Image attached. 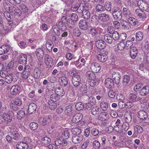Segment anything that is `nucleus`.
<instances>
[{"label": "nucleus", "instance_id": "obj_1", "mask_svg": "<svg viewBox=\"0 0 149 149\" xmlns=\"http://www.w3.org/2000/svg\"><path fill=\"white\" fill-rule=\"evenodd\" d=\"M112 14L113 19L116 20H119L122 19V12L118 7H114L112 8Z\"/></svg>", "mask_w": 149, "mask_h": 149}, {"label": "nucleus", "instance_id": "obj_2", "mask_svg": "<svg viewBox=\"0 0 149 149\" xmlns=\"http://www.w3.org/2000/svg\"><path fill=\"white\" fill-rule=\"evenodd\" d=\"M31 68L28 65H25L24 69L21 73V76L24 79H28L31 73Z\"/></svg>", "mask_w": 149, "mask_h": 149}, {"label": "nucleus", "instance_id": "obj_3", "mask_svg": "<svg viewBox=\"0 0 149 149\" xmlns=\"http://www.w3.org/2000/svg\"><path fill=\"white\" fill-rule=\"evenodd\" d=\"M77 73H73L72 78V83L74 86H79L81 83V79L80 76Z\"/></svg>", "mask_w": 149, "mask_h": 149}, {"label": "nucleus", "instance_id": "obj_4", "mask_svg": "<svg viewBox=\"0 0 149 149\" xmlns=\"http://www.w3.org/2000/svg\"><path fill=\"white\" fill-rule=\"evenodd\" d=\"M80 29L82 30L86 31L88 29V26L87 21L84 19L80 20L79 22Z\"/></svg>", "mask_w": 149, "mask_h": 149}, {"label": "nucleus", "instance_id": "obj_5", "mask_svg": "<svg viewBox=\"0 0 149 149\" xmlns=\"http://www.w3.org/2000/svg\"><path fill=\"white\" fill-rule=\"evenodd\" d=\"M91 69L93 72L97 73L100 71L101 67L98 63L94 62L91 64Z\"/></svg>", "mask_w": 149, "mask_h": 149}, {"label": "nucleus", "instance_id": "obj_6", "mask_svg": "<svg viewBox=\"0 0 149 149\" xmlns=\"http://www.w3.org/2000/svg\"><path fill=\"white\" fill-rule=\"evenodd\" d=\"M112 77L116 84L119 83L121 77L120 73L118 72H114L112 73Z\"/></svg>", "mask_w": 149, "mask_h": 149}, {"label": "nucleus", "instance_id": "obj_7", "mask_svg": "<svg viewBox=\"0 0 149 149\" xmlns=\"http://www.w3.org/2000/svg\"><path fill=\"white\" fill-rule=\"evenodd\" d=\"M44 58L45 62L46 65L50 67H52L54 65V62L51 56L47 54H45V55Z\"/></svg>", "mask_w": 149, "mask_h": 149}, {"label": "nucleus", "instance_id": "obj_8", "mask_svg": "<svg viewBox=\"0 0 149 149\" xmlns=\"http://www.w3.org/2000/svg\"><path fill=\"white\" fill-rule=\"evenodd\" d=\"M95 45L97 48L100 49H104L106 46L105 42L102 40H98L96 41Z\"/></svg>", "mask_w": 149, "mask_h": 149}, {"label": "nucleus", "instance_id": "obj_9", "mask_svg": "<svg viewBox=\"0 0 149 149\" xmlns=\"http://www.w3.org/2000/svg\"><path fill=\"white\" fill-rule=\"evenodd\" d=\"M143 132V129L142 127L136 125L134 127V132L132 136L134 137H137L139 134Z\"/></svg>", "mask_w": 149, "mask_h": 149}, {"label": "nucleus", "instance_id": "obj_10", "mask_svg": "<svg viewBox=\"0 0 149 149\" xmlns=\"http://www.w3.org/2000/svg\"><path fill=\"white\" fill-rule=\"evenodd\" d=\"M20 87L19 85H14L10 88L11 93L13 95L16 94L20 92Z\"/></svg>", "mask_w": 149, "mask_h": 149}, {"label": "nucleus", "instance_id": "obj_11", "mask_svg": "<svg viewBox=\"0 0 149 149\" xmlns=\"http://www.w3.org/2000/svg\"><path fill=\"white\" fill-rule=\"evenodd\" d=\"M83 115L81 113H77L73 116L72 121L73 123H77L81 120Z\"/></svg>", "mask_w": 149, "mask_h": 149}, {"label": "nucleus", "instance_id": "obj_12", "mask_svg": "<svg viewBox=\"0 0 149 149\" xmlns=\"http://www.w3.org/2000/svg\"><path fill=\"white\" fill-rule=\"evenodd\" d=\"M114 82L113 80L110 78H108L105 79V84L106 87L108 88H111L113 87Z\"/></svg>", "mask_w": 149, "mask_h": 149}, {"label": "nucleus", "instance_id": "obj_13", "mask_svg": "<svg viewBox=\"0 0 149 149\" xmlns=\"http://www.w3.org/2000/svg\"><path fill=\"white\" fill-rule=\"evenodd\" d=\"M108 114L105 112L100 113L97 116V118L99 120L101 121H106L108 120Z\"/></svg>", "mask_w": 149, "mask_h": 149}, {"label": "nucleus", "instance_id": "obj_14", "mask_svg": "<svg viewBox=\"0 0 149 149\" xmlns=\"http://www.w3.org/2000/svg\"><path fill=\"white\" fill-rule=\"evenodd\" d=\"M37 109V105L33 103H31L28 106V112L29 114H31L35 112Z\"/></svg>", "mask_w": 149, "mask_h": 149}, {"label": "nucleus", "instance_id": "obj_15", "mask_svg": "<svg viewBox=\"0 0 149 149\" xmlns=\"http://www.w3.org/2000/svg\"><path fill=\"white\" fill-rule=\"evenodd\" d=\"M10 47L8 45H4L0 47V55L8 53L10 49Z\"/></svg>", "mask_w": 149, "mask_h": 149}, {"label": "nucleus", "instance_id": "obj_16", "mask_svg": "<svg viewBox=\"0 0 149 149\" xmlns=\"http://www.w3.org/2000/svg\"><path fill=\"white\" fill-rule=\"evenodd\" d=\"M15 25L14 24L13 22H8L7 25L4 26V30L7 33H9L11 32L13 29V28L14 27Z\"/></svg>", "mask_w": 149, "mask_h": 149}, {"label": "nucleus", "instance_id": "obj_17", "mask_svg": "<svg viewBox=\"0 0 149 149\" xmlns=\"http://www.w3.org/2000/svg\"><path fill=\"white\" fill-rule=\"evenodd\" d=\"M122 13L124 16L127 18H128L132 16V14L128 7L123 8L122 10Z\"/></svg>", "mask_w": 149, "mask_h": 149}, {"label": "nucleus", "instance_id": "obj_18", "mask_svg": "<svg viewBox=\"0 0 149 149\" xmlns=\"http://www.w3.org/2000/svg\"><path fill=\"white\" fill-rule=\"evenodd\" d=\"M10 13L14 12L15 15L20 16L22 15V12L17 7L15 6H11V10L10 11Z\"/></svg>", "mask_w": 149, "mask_h": 149}, {"label": "nucleus", "instance_id": "obj_19", "mask_svg": "<svg viewBox=\"0 0 149 149\" xmlns=\"http://www.w3.org/2000/svg\"><path fill=\"white\" fill-rule=\"evenodd\" d=\"M83 136H73L72 138V142L74 144H77L80 142L83 139Z\"/></svg>", "mask_w": 149, "mask_h": 149}, {"label": "nucleus", "instance_id": "obj_20", "mask_svg": "<svg viewBox=\"0 0 149 149\" xmlns=\"http://www.w3.org/2000/svg\"><path fill=\"white\" fill-rule=\"evenodd\" d=\"M107 52H105L104 53H102L99 54L97 55V59L100 61L104 62L106 61L107 59Z\"/></svg>", "mask_w": 149, "mask_h": 149}, {"label": "nucleus", "instance_id": "obj_21", "mask_svg": "<svg viewBox=\"0 0 149 149\" xmlns=\"http://www.w3.org/2000/svg\"><path fill=\"white\" fill-rule=\"evenodd\" d=\"M136 15L140 18L145 19L146 18L145 13L139 9H137L135 10Z\"/></svg>", "mask_w": 149, "mask_h": 149}, {"label": "nucleus", "instance_id": "obj_22", "mask_svg": "<svg viewBox=\"0 0 149 149\" xmlns=\"http://www.w3.org/2000/svg\"><path fill=\"white\" fill-rule=\"evenodd\" d=\"M10 133L12 134V137L14 139L18 140L19 138L20 135L18 132L15 129L13 128L10 130Z\"/></svg>", "mask_w": 149, "mask_h": 149}, {"label": "nucleus", "instance_id": "obj_23", "mask_svg": "<svg viewBox=\"0 0 149 149\" xmlns=\"http://www.w3.org/2000/svg\"><path fill=\"white\" fill-rule=\"evenodd\" d=\"M98 28L95 26L92 27L90 29L88 30V33L90 34L92 37L97 36L98 34Z\"/></svg>", "mask_w": 149, "mask_h": 149}, {"label": "nucleus", "instance_id": "obj_24", "mask_svg": "<svg viewBox=\"0 0 149 149\" xmlns=\"http://www.w3.org/2000/svg\"><path fill=\"white\" fill-rule=\"evenodd\" d=\"M149 93V86H144L140 90L139 93L142 96H146Z\"/></svg>", "mask_w": 149, "mask_h": 149}, {"label": "nucleus", "instance_id": "obj_25", "mask_svg": "<svg viewBox=\"0 0 149 149\" xmlns=\"http://www.w3.org/2000/svg\"><path fill=\"white\" fill-rule=\"evenodd\" d=\"M39 121L40 125L44 126L50 121V119L49 117L47 116L44 118H40L39 119Z\"/></svg>", "mask_w": 149, "mask_h": 149}, {"label": "nucleus", "instance_id": "obj_26", "mask_svg": "<svg viewBox=\"0 0 149 149\" xmlns=\"http://www.w3.org/2000/svg\"><path fill=\"white\" fill-rule=\"evenodd\" d=\"M138 116L141 119L144 120L148 117V114L146 112L143 110H140L138 113Z\"/></svg>", "mask_w": 149, "mask_h": 149}, {"label": "nucleus", "instance_id": "obj_27", "mask_svg": "<svg viewBox=\"0 0 149 149\" xmlns=\"http://www.w3.org/2000/svg\"><path fill=\"white\" fill-rule=\"evenodd\" d=\"M15 76L13 74H8L5 78V81L7 84H10L13 81L14 82V79Z\"/></svg>", "mask_w": 149, "mask_h": 149}, {"label": "nucleus", "instance_id": "obj_28", "mask_svg": "<svg viewBox=\"0 0 149 149\" xmlns=\"http://www.w3.org/2000/svg\"><path fill=\"white\" fill-rule=\"evenodd\" d=\"M99 19L102 21L106 22L109 20L110 17L108 14L103 13L99 15Z\"/></svg>", "mask_w": 149, "mask_h": 149}, {"label": "nucleus", "instance_id": "obj_29", "mask_svg": "<svg viewBox=\"0 0 149 149\" xmlns=\"http://www.w3.org/2000/svg\"><path fill=\"white\" fill-rule=\"evenodd\" d=\"M130 55L132 59H134L137 54V49L136 47H133L130 48Z\"/></svg>", "mask_w": 149, "mask_h": 149}, {"label": "nucleus", "instance_id": "obj_30", "mask_svg": "<svg viewBox=\"0 0 149 149\" xmlns=\"http://www.w3.org/2000/svg\"><path fill=\"white\" fill-rule=\"evenodd\" d=\"M36 52L37 58L40 60L42 59L44 56L43 49L41 48H38L36 50Z\"/></svg>", "mask_w": 149, "mask_h": 149}, {"label": "nucleus", "instance_id": "obj_31", "mask_svg": "<svg viewBox=\"0 0 149 149\" xmlns=\"http://www.w3.org/2000/svg\"><path fill=\"white\" fill-rule=\"evenodd\" d=\"M103 6L104 10L110 12L112 11V4L110 1H108L105 2Z\"/></svg>", "mask_w": 149, "mask_h": 149}, {"label": "nucleus", "instance_id": "obj_32", "mask_svg": "<svg viewBox=\"0 0 149 149\" xmlns=\"http://www.w3.org/2000/svg\"><path fill=\"white\" fill-rule=\"evenodd\" d=\"M58 81L60 83V84L63 86L65 87L68 84V79L66 77L64 76H63L61 77H60Z\"/></svg>", "mask_w": 149, "mask_h": 149}, {"label": "nucleus", "instance_id": "obj_33", "mask_svg": "<svg viewBox=\"0 0 149 149\" xmlns=\"http://www.w3.org/2000/svg\"><path fill=\"white\" fill-rule=\"evenodd\" d=\"M40 69L38 68H36L33 70V77L34 79H38L40 77Z\"/></svg>", "mask_w": 149, "mask_h": 149}, {"label": "nucleus", "instance_id": "obj_34", "mask_svg": "<svg viewBox=\"0 0 149 149\" xmlns=\"http://www.w3.org/2000/svg\"><path fill=\"white\" fill-rule=\"evenodd\" d=\"M71 132L74 134V136H80L82 135L81 134V130L78 128L75 127L72 128L71 130Z\"/></svg>", "mask_w": 149, "mask_h": 149}, {"label": "nucleus", "instance_id": "obj_35", "mask_svg": "<svg viewBox=\"0 0 149 149\" xmlns=\"http://www.w3.org/2000/svg\"><path fill=\"white\" fill-rule=\"evenodd\" d=\"M51 142V139L47 137H42L41 139V142L43 145L46 146Z\"/></svg>", "mask_w": 149, "mask_h": 149}, {"label": "nucleus", "instance_id": "obj_36", "mask_svg": "<svg viewBox=\"0 0 149 149\" xmlns=\"http://www.w3.org/2000/svg\"><path fill=\"white\" fill-rule=\"evenodd\" d=\"M65 114L67 116H70L72 114L73 112L72 108V106L68 105L66 106L65 109Z\"/></svg>", "mask_w": 149, "mask_h": 149}, {"label": "nucleus", "instance_id": "obj_37", "mask_svg": "<svg viewBox=\"0 0 149 149\" xmlns=\"http://www.w3.org/2000/svg\"><path fill=\"white\" fill-rule=\"evenodd\" d=\"M128 98L130 101L133 102H135L139 100V98H138L137 95L133 93H130Z\"/></svg>", "mask_w": 149, "mask_h": 149}, {"label": "nucleus", "instance_id": "obj_38", "mask_svg": "<svg viewBox=\"0 0 149 149\" xmlns=\"http://www.w3.org/2000/svg\"><path fill=\"white\" fill-rule=\"evenodd\" d=\"M55 92L59 97L62 96L65 94V92L63 89L60 87H56L55 89Z\"/></svg>", "mask_w": 149, "mask_h": 149}, {"label": "nucleus", "instance_id": "obj_39", "mask_svg": "<svg viewBox=\"0 0 149 149\" xmlns=\"http://www.w3.org/2000/svg\"><path fill=\"white\" fill-rule=\"evenodd\" d=\"M25 112L24 109H22V110L17 112V118L18 119L21 120L25 116Z\"/></svg>", "mask_w": 149, "mask_h": 149}, {"label": "nucleus", "instance_id": "obj_40", "mask_svg": "<svg viewBox=\"0 0 149 149\" xmlns=\"http://www.w3.org/2000/svg\"><path fill=\"white\" fill-rule=\"evenodd\" d=\"M53 44L50 40H48L46 42V47L47 49L49 52L52 51L53 47Z\"/></svg>", "mask_w": 149, "mask_h": 149}, {"label": "nucleus", "instance_id": "obj_41", "mask_svg": "<svg viewBox=\"0 0 149 149\" xmlns=\"http://www.w3.org/2000/svg\"><path fill=\"white\" fill-rule=\"evenodd\" d=\"M121 24L125 29H128L130 28L131 26L129 22L124 19H123L121 20Z\"/></svg>", "mask_w": 149, "mask_h": 149}, {"label": "nucleus", "instance_id": "obj_42", "mask_svg": "<svg viewBox=\"0 0 149 149\" xmlns=\"http://www.w3.org/2000/svg\"><path fill=\"white\" fill-rule=\"evenodd\" d=\"M18 61L19 63L22 64H26V57L23 54L20 55Z\"/></svg>", "mask_w": 149, "mask_h": 149}, {"label": "nucleus", "instance_id": "obj_43", "mask_svg": "<svg viewBox=\"0 0 149 149\" xmlns=\"http://www.w3.org/2000/svg\"><path fill=\"white\" fill-rule=\"evenodd\" d=\"M112 36L109 34H106L104 36V39L106 42L109 44H111L113 41Z\"/></svg>", "mask_w": 149, "mask_h": 149}, {"label": "nucleus", "instance_id": "obj_44", "mask_svg": "<svg viewBox=\"0 0 149 149\" xmlns=\"http://www.w3.org/2000/svg\"><path fill=\"white\" fill-rule=\"evenodd\" d=\"M60 98L59 97L56 93L51 94L50 96V99L49 100L52 102H56Z\"/></svg>", "mask_w": 149, "mask_h": 149}, {"label": "nucleus", "instance_id": "obj_45", "mask_svg": "<svg viewBox=\"0 0 149 149\" xmlns=\"http://www.w3.org/2000/svg\"><path fill=\"white\" fill-rule=\"evenodd\" d=\"M28 144L22 142H20L18 145L17 146V149H28Z\"/></svg>", "mask_w": 149, "mask_h": 149}, {"label": "nucleus", "instance_id": "obj_46", "mask_svg": "<svg viewBox=\"0 0 149 149\" xmlns=\"http://www.w3.org/2000/svg\"><path fill=\"white\" fill-rule=\"evenodd\" d=\"M127 21L129 22V24H131L132 25H135L137 24V20L134 18L132 17V16L127 18Z\"/></svg>", "mask_w": 149, "mask_h": 149}, {"label": "nucleus", "instance_id": "obj_47", "mask_svg": "<svg viewBox=\"0 0 149 149\" xmlns=\"http://www.w3.org/2000/svg\"><path fill=\"white\" fill-rule=\"evenodd\" d=\"M82 15L84 19L88 20L90 17L91 14L89 10H85L83 12V13L82 14Z\"/></svg>", "mask_w": 149, "mask_h": 149}, {"label": "nucleus", "instance_id": "obj_48", "mask_svg": "<svg viewBox=\"0 0 149 149\" xmlns=\"http://www.w3.org/2000/svg\"><path fill=\"white\" fill-rule=\"evenodd\" d=\"M99 16L94 15L92 17L91 21L93 24H95V25L96 26L99 23Z\"/></svg>", "mask_w": 149, "mask_h": 149}, {"label": "nucleus", "instance_id": "obj_49", "mask_svg": "<svg viewBox=\"0 0 149 149\" xmlns=\"http://www.w3.org/2000/svg\"><path fill=\"white\" fill-rule=\"evenodd\" d=\"M95 10L99 13H102L105 11L104 6L101 4L97 5L95 7Z\"/></svg>", "mask_w": 149, "mask_h": 149}, {"label": "nucleus", "instance_id": "obj_50", "mask_svg": "<svg viewBox=\"0 0 149 149\" xmlns=\"http://www.w3.org/2000/svg\"><path fill=\"white\" fill-rule=\"evenodd\" d=\"M79 90L83 95H87L88 89L86 86L85 84L82 85L81 86Z\"/></svg>", "mask_w": 149, "mask_h": 149}, {"label": "nucleus", "instance_id": "obj_51", "mask_svg": "<svg viewBox=\"0 0 149 149\" xmlns=\"http://www.w3.org/2000/svg\"><path fill=\"white\" fill-rule=\"evenodd\" d=\"M61 136V137L63 139H67L70 136V132L67 130H65L62 132Z\"/></svg>", "mask_w": 149, "mask_h": 149}, {"label": "nucleus", "instance_id": "obj_52", "mask_svg": "<svg viewBox=\"0 0 149 149\" xmlns=\"http://www.w3.org/2000/svg\"><path fill=\"white\" fill-rule=\"evenodd\" d=\"M86 77L90 80L91 79L94 78L95 77V74L91 71H87L86 74Z\"/></svg>", "mask_w": 149, "mask_h": 149}, {"label": "nucleus", "instance_id": "obj_53", "mask_svg": "<svg viewBox=\"0 0 149 149\" xmlns=\"http://www.w3.org/2000/svg\"><path fill=\"white\" fill-rule=\"evenodd\" d=\"M75 109L76 110L79 111L82 110L84 108V105L81 102L77 103L75 106Z\"/></svg>", "mask_w": 149, "mask_h": 149}, {"label": "nucleus", "instance_id": "obj_54", "mask_svg": "<svg viewBox=\"0 0 149 149\" xmlns=\"http://www.w3.org/2000/svg\"><path fill=\"white\" fill-rule=\"evenodd\" d=\"M49 100L47 102V104L49 105V107L51 110H54L56 107V104L55 103V102H51Z\"/></svg>", "mask_w": 149, "mask_h": 149}, {"label": "nucleus", "instance_id": "obj_55", "mask_svg": "<svg viewBox=\"0 0 149 149\" xmlns=\"http://www.w3.org/2000/svg\"><path fill=\"white\" fill-rule=\"evenodd\" d=\"M136 40L137 41H141L143 38V33L141 31L137 32L136 33Z\"/></svg>", "mask_w": 149, "mask_h": 149}, {"label": "nucleus", "instance_id": "obj_56", "mask_svg": "<svg viewBox=\"0 0 149 149\" xmlns=\"http://www.w3.org/2000/svg\"><path fill=\"white\" fill-rule=\"evenodd\" d=\"M130 78L129 76L127 75H125L123 77V83L124 85H127L130 82Z\"/></svg>", "mask_w": 149, "mask_h": 149}, {"label": "nucleus", "instance_id": "obj_57", "mask_svg": "<svg viewBox=\"0 0 149 149\" xmlns=\"http://www.w3.org/2000/svg\"><path fill=\"white\" fill-rule=\"evenodd\" d=\"M75 22L70 19V18H69L67 20L66 24L69 28L72 29L73 28V26L74 25Z\"/></svg>", "mask_w": 149, "mask_h": 149}, {"label": "nucleus", "instance_id": "obj_58", "mask_svg": "<svg viewBox=\"0 0 149 149\" xmlns=\"http://www.w3.org/2000/svg\"><path fill=\"white\" fill-rule=\"evenodd\" d=\"M93 147L95 149H98L101 147V144L97 140L94 141L92 143Z\"/></svg>", "mask_w": 149, "mask_h": 149}, {"label": "nucleus", "instance_id": "obj_59", "mask_svg": "<svg viewBox=\"0 0 149 149\" xmlns=\"http://www.w3.org/2000/svg\"><path fill=\"white\" fill-rule=\"evenodd\" d=\"M64 139L61 137L59 138L58 139L57 138L55 141V144L56 146H58L60 145L63 146V141Z\"/></svg>", "mask_w": 149, "mask_h": 149}, {"label": "nucleus", "instance_id": "obj_60", "mask_svg": "<svg viewBox=\"0 0 149 149\" xmlns=\"http://www.w3.org/2000/svg\"><path fill=\"white\" fill-rule=\"evenodd\" d=\"M4 15L8 22H13V21L11 20L10 14L8 11H5L4 13Z\"/></svg>", "mask_w": 149, "mask_h": 149}, {"label": "nucleus", "instance_id": "obj_61", "mask_svg": "<svg viewBox=\"0 0 149 149\" xmlns=\"http://www.w3.org/2000/svg\"><path fill=\"white\" fill-rule=\"evenodd\" d=\"M100 105L101 109L103 111L107 110L108 108L107 103L105 102H101Z\"/></svg>", "mask_w": 149, "mask_h": 149}, {"label": "nucleus", "instance_id": "obj_62", "mask_svg": "<svg viewBox=\"0 0 149 149\" xmlns=\"http://www.w3.org/2000/svg\"><path fill=\"white\" fill-rule=\"evenodd\" d=\"M3 6L6 10L10 11L11 10V6L8 3H7L5 1L3 2Z\"/></svg>", "mask_w": 149, "mask_h": 149}, {"label": "nucleus", "instance_id": "obj_63", "mask_svg": "<svg viewBox=\"0 0 149 149\" xmlns=\"http://www.w3.org/2000/svg\"><path fill=\"white\" fill-rule=\"evenodd\" d=\"M99 108L97 106L93 107L91 110L92 114L94 115H96L98 114Z\"/></svg>", "mask_w": 149, "mask_h": 149}, {"label": "nucleus", "instance_id": "obj_64", "mask_svg": "<svg viewBox=\"0 0 149 149\" xmlns=\"http://www.w3.org/2000/svg\"><path fill=\"white\" fill-rule=\"evenodd\" d=\"M73 34L74 36L78 37L81 34L80 30L78 28H74L73 31Z\"/></svg>", "mask_w": 149, "mask_h": 149}]
</instances>
